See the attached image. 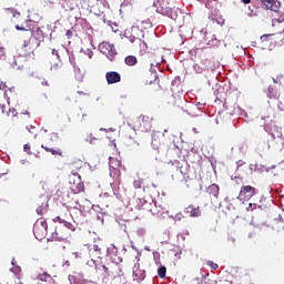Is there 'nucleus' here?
Masks as SVG:
<instances>
[{"label": "nucleus", "mask_w": 284, "mask_h": 284, "mask_svg": "<svg viewBox=\"0 0 284 284\" xmlns=\"http://www.w3.org/2000/svg\"><path fill=\"white\" fill-rule=\"evenodd\" d=\"M4 99L7 101V104L3 103V100H0V108L2 110V114H7V116H12V119H23V115H26L27 119H30V112L24 111L22 113H17V109H11L10 103H13V105L19 104V94L17 93V90L14 88H8L4 90Z\"/></svg>", "instance_id": "1"}, {"label": "nucleus", "mask_w": 284, "mask_h": 284, "mask_svg": "<svg viewBox=\"0 0 284 284\" xmlns=\"http://www.w3.org/2000/svg\"><path fill=\"white\" fill-rule=\"evenodd\" d=\"M94 265L97 274L102 276V278H110V276L116 278V276H121L123 274V270L121 268V264H119V262H109L106 258L105 263L94 262Z\"/></svg>", "instance_id": "2"}, {"label": "nucleus", "mask_w": 284, "mask_h": 284, "mask_svg": "<svg viewBox=\"0 0 284 284\" xmlns=\"http://www.w3.org/2000/svg\"><path fill=\"white\" fill-rule=\"evenodd\" d=\"M7 14H12V23L16 24V30H20L22 32H32V28H34V21L30 19L23 18L20 12H17L13 8H9L6 10Z\"/></svg>", "instance_id": "3"}, {"label": "nucleus", "mask_w": 284, "mask_h": 284, "mask_svg": "<svg viewBox=\"0 0 284 284\" xmlns=\"http://www.w3.org/2000/svg\"><path fill=\"white\" fill-rule=\"evenodd\" d=\"M109 166L110 176H112L114 185H121V160L109 158Z\"/></svg>", "instance_id": "4"}, {"label": "nucleus", "mask_w": 284, "mask_h": 284, "mask_svg": "<svg viewBox=\"0 0 284 284\" xmlns=\"http://www.w3.org/2000/svg\"><path fill=\"white\" fill-rule=\"evenodd\" d=\"M135 130L140 132H150L152 130V116L150 115H140L133 121Z\"/></svg>", "instance_id": "5"}, {"label": "nucleus", "mask_w": 284, "mask_h": 284, "mask_svg": "<svg viewBox=\"0 0 284 284\" xmlns=\"http://www.w3.org/2000/svg\"><path fill=\"white\" fill-rule=\"evenodd\" d=\"M139 27H132L131 28V43H135L134 48L135 50L139 52V54H141V57H143V54H145V52H148V43H145V41L141 40L139 37L134 36L135 32H139Z\"/></svg>", "instance_id": "6"}, {"label": "nucleus", "mask_w": 284, "mask_h": 284, "mask_svg": "<svg viewBox=\"0 0 284 284\" xmlns=\"http://www.w3.org/2000/svg\"><path fill=\"white\" fill-rule=\"evenodd\" d=\"M258 190L252 185H243L240 189V193L237 195L239 201H250L253 196H256Z\"/></svg>", "instance_id": "7"}, {"label": "nucleus", "mask_w": 284, "mask_h": 284, "mask_svg": "<svg viewBox=\"0 0 284 284\" xmlns=\"http://www.w3.org/2000/svg\"><path fill=\"white\" fill-rule=\"evenodd\" d=\"M153 6L156 8L159 14L172 17V4L170 3V0H155Z\"/></svg>", "instance_id": "8"}, {"label": "nucleus", "mask_w": 284, "mask_h": 284, "mask_svg": "<svg viewBox=\"0 0 284 284\" xmlns=\"http://www.w3.org/2000/svg\"><path fill=\"white\" fill-rule=\"evenodd\" d=\"M37 48H39V42L34 39L29 38L24 40L21 48L22 57H32Z\"/></svg>", "instance_id": "9"}, {"label": "nucleus", "mask_w": 284, "mask_h": 284, "mask_svg": "<svg viewBox=\"0 0 284 284\" xmlns=\"http://www.w3.org/2000/svg\"><path fill=\"white\" fill-rule=\"evenodd\" d=\"M68 236H70V232L60 225L55 226L54 232H50L48 241H67Z\"/></svg>", "instance_id": "10"}, {"label": "nucleus", "mask_w": 284, "mask_h": 284, "mask_svg": "<svg viewBox=\"0 0 284 284\" xmlns=\"http://www.w3.org/2000/svg\"><path fill=\"white\" fill-rule=\"evenodd\" d=\"M33 234L38 241H43L48 234V222L43 220L40 224H36L33 227Z\"/></svg>", "instance_id": "11"}, {"label": "nucleus", "mask_w": 284, "mask_h": 284, "mask_svg": "<svg viewBox=\"0 0 284 284\" xmlns=\"http://www.w3.org/2000/svg\"><path fill=\"white\" fill-rule=\"evenodd\" d=\"M194 71L197 74H203V72H210L212 70V60L205 58L193 65Z\"/></svg>", "instance_id": "12"}, {"label": "nucleus", "mask_w": 284, "mask_h": 284, "mask_svg": "<svg viewBox=\"0 0 284 284\" xmlns=\"http://www.w3.org/2000/svg\"><path fill=\"white\" fill-rule=\"evenodd\" d=\"M118 255H119V248H116V246H114V244H111L106 248L108 261L111 263H118V265H121V263H123V258L118 257Z\"/></svg>", "instance_id": "13"}, {"label": "nucleus", "mask_w": 284, "mask_h": 284, "mask_svg": "<svg viewBox=\"0 0 284 284\" xmlns=\"http://www.w3.org/2000/svg\"><path fill=\"white\" fill-rule=\"evenodd\" d=\"M99 50L102 54L108 57V59H113L116 54V49L114 48V44H111L110 42L100 43Z\"/></svg>", "instance_id": "14"}, {"label": "nucleus", "mask_w": 284, "mask_h": 284, "mask_svg": "<svg viewBox=\"0 0 284 284\" xmlns=\"http://www.w3.org/2000/svg\"><path fill=\"white\" fill-rule=\"evenodd\" d=\"M36 205L38 206L36 212L40 216H43V214H48V196L42 195L36 199Z\"/></svg>", "instance_id": "15"}, {"label": "nucleus", "mask_w": 284, "mask_h": 284, "mask_svg": "<svg viewBox=\"0 0 284 284\" xmlns=\"http://www.w3.org/2000/svg\"><path fill=\"white\" fill-rule=\"evenodd\" d=\"M89 256L93 263L95 262L94 258H101L103 256V250L101 248L100 244H92L88 246Z\"/></svg>", "instance_id": "16"}, {"label": "nucleus", "mask_w": 284, "mask_h": 284, "mask_svg": "<svg viewBox=\"0 0 284 284\" xmlns=\"http://www.w3.org/2000/svg\"><path fill=\"white\" fill-rule=\"evenodd\" d=\"M105 79L109 85H114V83H121V74L116 71L106 72Z\"/></svg>", "instance_id": "17"}, {"label": "nucleus", "mask_w": 284, "mask_h": 284, "mask_svg": "<svg viewBox=\"0 0 284 284\" xmlns=\"http://www.w3.org/2000/svg\"><path fill=\"white\" fill-rule=\"evenodd\" d=\"M184 214H189L193 219H199L201 216V206L190 204L184 209Z\"/></svg>", "instance_id": "18"}, {"label": "nucleus", "mask_w": 284, "mask_h": 284, "mask_svg": "<svg viewBox=\"0 0 284 284\" xmlns=\"http://www.w3.org/2000/svg\"><path fill=\"white\" fill-rule=\"evenodd\" d=\"M261 3H263L267 10H272V12H278V8H281V2L276 0H261Z\"/></svg>", "instance_id": "19"}, {"label": "nucleus", "mask_w": 284, "mask_h": 284, "mask_svg": "<svg viewBox=\"0 0 284 284\" xmlns=\"http://www.w3.org/2000/svg\"><path fill=\"white\" fill-rule=\"evenodd\" d=\"M30 38L34 39L38 42V45H41V42H43V40L45 39V36L43 33V30L38 28L34 31H30Z\"/></svg>", "instance_id": "20"}, {"label": "nucleus", "mask_w": 284, "mask_h": 284, "mask_svg": "<svg viewBox=\"0 0 284 284\" xmlns=\"http://www.w3.org/2000/svg\"><path fill=\"white\" fill-rule=\"evenodd\" d=\"M133 281L141 283V281H145V270H141L140 267H134L133 270Z\"/></svg>", "instance_id": "21"}, {"label": "nucleus", "mask_w": 284, "mask_h": 284, "mask_svg": "<svg viewBox=\"0 0 284 284\" xmlns=\"http://www.w3.org/2000/svg\"><path fill=\"white\" fill-rule=\"evenodd\" d=\"M220 187L217 184H211L207 189H206V194H209L211 196V199H219V192H220Z\"/></svg>", "instance_id": "22"}, {"label": "nucleus", "mask_w": 284, "mask_h": 284, "mask_svg": "<svg viewBox=\"0 0 284 284\" xmlns=\"http://www.w3.org/2000/svg\"><path fill=\"white\" fill-rule=\"evenodd\" d=\"M42 150H45V152H51L53 156H63V151L62 150H54L53 148L45 146L44 144L41 145Z\"/></svg>", "instance_id": "23"}, {"label": "nucleus", "mask_w": 284, "mask_h": 284, "mask_svg": "<svg viewBox=\"0 0 284 284\" xmlns=\"http://www.w3.org/2000/svg\"><path fill=\"white\" fill-rule=\"evenodd\" d=\"M124 63H126V65L132 67V65H136V63H139V60L134 55H128L124 59Z\"/></svg>", "instance_id": "24"}, {"label": "nucleus", "mask_w": 284, "mask_h": 284, "mask_svg": "<svg viewBox=\"0 0 284 284\" xmlns=\"http://www.w3.org/2000/svg\"><path fill=\"white\" fill-rule=\"evenodd\" d=\"M156 81V75L154 73H149V79L144 80L145 85H152Z\"/></svg>", "instance_id": "25"}, {"label": "nucleus", "mask_w": 284, "mask_h": 284, "mask_svg": "<svg viewBox=\"0 0 284 284\" xmlns=\"http://www.w3.org/2000/svg\"><path fill=\"white\" fill-rule=\"evenodd\" d=\"M51 276L48 273H41L38 275V281H42L44 283H48L50 281Z\"/></svg>", "instance_id": "26"}, {"label": "nucleus", "mask_w": 284, "mask_h": 284, "mask_svg": "<svg viewBox=\"0 0 284 284\" xmlns=\"http://www.w3.org/2000/svg\"><path fill=\"white\" fill-rule=\"evenodd\" d=\"M165 274H168V268L165 266L158 268V276H160V278H165Z\"/></svg>", "instance_id": "27"}, {"label": "nucleus", "mask_w": 284, "mask_h": 284, "mask_svg": "<svg viewBox=\"0 0 284 284\" xmlns=\"http://www.w3.org/2000/svg\"><path fill=\"white\" fill-rule=\"evenodd\" d=\"M133 187L134 190H141L143 187V179L134 180Z\"/></svg>", "instance_id": "28"}, {"label": "nucleus", "mask_w": 284, "mask_h": 284, "mask_svg": "<svg viewBox=\"0 0 284 284\" xmlns=\"http://www.w3.org/2000/svg\"><path fill=\"white\" fill-rule=\"evenodd\" d=\"M84 191H85V185L82 182H79L75 185V194H79V193L84 192Z\"/></svg>", "instance_id": "29"}, {"label": "nucleus", "mask_w": 284, "mask_h": 284, "mask_svg": "<svg viewBox=\"0 0 284 284\" xmlns=\"http://www.w3.org/2000/svg\"><path fill=\"white\" fill-rule=\"evenodd\" d=\"M62 227L64 229V230H72V231H74V225L72 224V223H70V222H67V221H62Z\"/></svg>", "instance_id": "30"}, {"label": "nucleus", "mask_w": 284, "mask_h": 284, "mask_svg": "<svg viewBox=\"0 0 284 284\" xmlns=\"http://www.w3.org/2000/svg\"><path fill=\"white\" fill-rule=\"evenodd\" d=\"M6 63V51H0V68Z\"/></svg>", "instance_id": "31"}, {"label": "nucleus", "mask_w": 284, "mask_h": 284, "mask_svg": "<svg viewBox=\"0 0 284 284\" xmlns=\"http://www.w3.org/2000/svg\"><path fill=\"white\" fill-rule=\"evenodd\" d=\"M206 265H209V267H211V270H219V264L214 263V261H207Z\"/></svg>", "instance_id": "32"}, {"label": "nucleus", "mask_w": 284, "mask_h": 284, "mask_svg": "<svg viewBox=\"0 0 284 284\" xmlns=\"http://www.w3.org/2000/svg\"><path fill=\"white\" fill-rule=\"evenodd\" d=\"M85 141H88L89 143H92L93 141H97V138H94V135L90 133L87 135Z\"/></svg>", "instance_id": "33"}, {"label": "nucleus", "mask_w": 284, "mask_h": 284, "mask_svg": "<svg viewBox=\"0 0 284 284\" xmlns=\"http://www.w3.org/2000/svg\"><path fill=\"white\" fill-rule=\"evenodd\" d=\"M57 139H59V133H51L50 134V140L51 141H57Z\"/></svg>", "instance_id": "34"}, {"label": "nucleus", "mask_w": 284, "mask_h": 284, "mask_svg": "<svg viewBox=\"0 0 284 284\" xmlns=\"http://www.w3.org/2000/svg\"><path fill=\"white\" fill-rule=\"evenodd\" d=\"M274 21H276L277 23H283L284 14L280 16L278 18H274Z\"/></svg>", "instance_id": "35"}, {"label": "nucleus", "mask_w": 284, "mask_h": 284, "mask_svg": "<svg viewBox=\"0 0 284 284\" xmlns=\"http://www.w3.org/2000/svg\"><path fill=\"white\" fill-rule=\"evenodd\" d=\"M23 150H24V152H27V154H32V152L30 151L29 144H24Z\"/></svg>", "instance_id": "36"}, {"label": "nucleus", "mask_w": 284, "mask_h": 284, "mask_svg": "<svg viewBox=\"0 0 284 284\" xmlns=\"http://www.w3.org/2000/svg\"><path fill=\"white\" fill-rule=\"evenodd\" d=\"M247 212H250V210H256V204H252L250 203L248 206L246 207Z\"/></svg>", "instance_id": "37"}, {"label": "nucleus", "mask_w": 284, "mask_h": 284, "mask_svg": "<svg viewBox=\"0 0 284 284\" xmlns=\"http://www.w3.org/2000/svg\"><path fill=\"white\" fill-rule=\"evenodd\" d=\"M65 34H67L68 39H72L74 33L72 32V30H68Z\"/></svg>", "instance_id": "38"}, {"label": "nucleus", "mask_w": 284, "mask_h": 284, "mask_svg": "<svg viewBox=\"0 0 284 284\" xmlns=\"http://www.w3.org/2000/svg\"><path fill=\"white\" fill-rule=\"evenodd\" d=\"M41 85H43V88H48V85H50V84L48 83V80L42 79Z\"/></svg>", "instance_id": "39"}, {"label": "nucleus", "mask_w": 284, "mask_h": 284, "mask_svg": "<svg viewBox=\"0 0 284 284\" xmlns=\"http://www.w3.org/2000/svg\"><path fill=\"white\" fill-rule=\"evenodd\" d=\"M54 223H63V220H61V217L60 216H57L54 220Z\"/></svg>", "instance_id": "40"}, {"label": "nucleus", "mask_w": 284, "mask_h": 284, "mask_svg": "<svg viewBox=\"0 0 284 284\" xmlns=\"http://www.w3.org/2000/svg\"><path fill=\"white\" fill-rule=\"evenodd\" d=\"M267 37H272V34H264L261 37V41H265V39H267Z\"/></svg>", "instance_id": "41"}, {"label": "nucleus", "mask_w": 284, "mask_h": 284, "mask_svg": "<svg viewBox=\"0 0 284 284\" xmlns=\"http://www.w3.org/2000/svg\"><path fill=\"white\" fill-rule=\"evenodd\" d=\"M73 165H80L81 168V165H83V162L82 161L73 162Z\"/></svg>", "instance_id": "42"}, {"label": "nucleus", "mask_w": 284, "mask_h": 284, "mask_svg": "<svg viewBox=\"0 0 284 284\" xmlns=\"http://www.w3.org/2000/svg\"><path fill=\"white\" fill-rule=\"evenodd\" d=\"M0 90H7V89H6V83H3V82L0 83Z\"/></svg>", "instance_id": "43"}, {"label": "nucleus", "mask_w": 284, "mask_h": 284, "mask_svg": "<svg viewBox=\"0 0 284 284\" xmlns=\"http://www.w3.org/2000/svg\"><path fill=\"white\" fill-rule=\"evenodd\" d=\"M242 3H245V4L252 3V0H242Z\"/></svg>", "instance_id": "44"}, {"label": "nucleus", "mask_w": 284, "mask_h": 284, "mask_svg": "<svg viewBox=\"0 0 284 284\" xmlns=\"http://www.w3.org/2000/svg\"><path fill=\"white\" fill-rule=\"evenodd\" d=\"M52 54H55L59 58V52H57V50H52Z\"/></svg>", "instance_id": "45"}, {"label": "nucleus", "mask_w": 284, "mask_h": 284, "mask_svg": "<svg viewBox=\"0 0 284 284\" xmlns=\"http://www.w3.org/2000/svg\"><path fill=\"white\" fill-rule=\"evenodd\" d=\"M0 52H6V49H3V47H0Z\"/></svg>", "instance_id": "46"}, {"label": "nucleus", "mask_w": 284, "mask_h": 284, "mask_svg": "<svg viewBox=\"0 0 284 284\" xmlns=\"http://www.w3.org/2000/svg\"><path fill=\"white\" fill-rule=\"evenodd\" d=\"M34 129H36L34 126L30 125V130H34Z\"/></svg>", "instance_id": "47"}, {"label": "nucleus", "mask_w": 284, "mask_h": 284, "mask_svg": "<svg viewBox=\"0 0 284 284\" xmlns=\"http://www.w3.org/2000/svg\"><path fill=\"white\" fill-rule=\"evenodd\" d=\"M27 130H29V132H32V130L29 126H27Z\"/></svg>", "instance_id": "48"}, {"label": "nucleus", "mask_w": 284, "mask_h": 284, "mask_svg": "<svg viewBox=\"0 0 284 284\" xmlns=\"http://www.w3.org/2000/svg\"><path fill=\"white\" fill-rule=\"evenodd\" d=\"M11 265H14V258L11 261Z\"/></svg>", "instance_id": "49"}, {"label": "nucleus", "mask_w": 284, "mask_h": 284, "mask_svg": "<svg viewBox=\"0 0 284 284\" xmlns=\"http://www.w3.org/2000/svg\"><path fill=\"white\" fill-rule=\"evenodd\" d=\"M236 240L235 239H232V242L234 243Z\"/></svg>", "instance_id": "50"}, {"label": "nucleus", "mask_w": 284, "mask_h": 284, "mask_svg": "<svg viewBox=\"0 0 284 284\" xmlns=\"http://www.w3.org/2000/svg\"><path fill=\"white\" fill-rule=\"evenodd\" d=\"M143 192H145V186H143Z\"/></svg>", "instance_id": "51"}, {"label": "nucleus", "mask_w": 284, "mask_h": 284, "mask_svg": "<svg viewBox=\"0 0 284 284\" xmlns=\"http://www.w3.org/2000/svg\"><path fill=\"white\" fill-rule=\"evenodd\" d=\"M63 1H68V0H63Z\"/></svg>", "instance_id": "52"}]
</instances>
